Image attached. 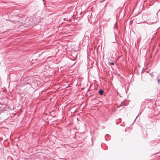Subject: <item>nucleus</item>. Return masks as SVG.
I'll use <instances>...</instances> for the list:
<instances>
[{"instance_id":"1","label":"nucleus","mask_w":160,"mask_h":160,"mask_svg":"<svg viewBox=\"0 0 160 160\" xmlns=\"http://www.w3.org/2000/svg\"><path fill=\"white\" fill-rule=\"evenodd\" d=\"M99 92L101 95H102L103 94V91L102 90H100Z\"/></svg>"},{"instance_id":"2","label":"nucleus","mask_w":160,"mask_h":160,"mask_svg":"<svg viewBox=\"0 0 160 160\" xmlns=\"http://www.w3.org/2000/svg\"><path fill=\"white\" fill-rule=\"evenodd\" d=\"M110 61V60L109 61V64H110L111 65H114V63L113 62H111Z\"/></svg>"}]
</instances>
